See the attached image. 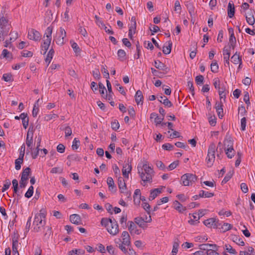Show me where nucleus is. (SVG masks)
I'll use <instances>...</instances> for the list:
<instances>
[{"label":"nucleus","mask_w":255,"mask_h":255,"mask_svg":"<svg viewBox=\"0 0 255 255\" xmlns=\"http://www.w3.org/2000/svg\"><path fill=\"white\" fill-rule=\"evenodd\" d=\"M52 33V27L49 26L47 28L45 34L46 37L51 38V34Z\"/></svg>","instance_id":"obj_63"},{"label":"nucleus","mask_w":255,"mask_h":255,"mask_svg":"<svg viewBox=\"0 0 255 255\" xmlns=\"http://www.w3.org/2000/svg\"><path fill=\"white\" fill-rule=\"evenodd\" d=\"M235 14V6L232 1H230L228 5V14L230 18L234 16Z\"/></svg>","instance_id":"obj_24"},{"label":"nucleus","mask_w":255,"mask_h":255,"mask_svg":"<svg viewBox=\"0 0 255 255\" xmlns=\"http://www.w3.org/2000/svg\"><path fill=\"white\" fill-rule=\"evenodd\" d=\"M23 159L19 158L15 160V168L16 170H18L21 168V164L23 163Z\"/></svg>","instance_id":"obj_42"},{"label":"nucleus","mask_w":255,"mask_h":255,"mask_svg":"<svg viewBox=\"0 0 255 255\" xmlns=\"http://www.w3.org/2000/svg\"><path fill=\"white\" fill-rule=\"evenodd\" d=\"M141 196V192L140 190L139 189H136L134 191V195H133V200L134 202V203H136V201H137V198H139Z\"/></svg>","instance_id":"obj_50"},{"label":"nucleus","mask_w":255,"mask_h":255,"mask_svg":"<svg viewBox=\"0 0 255 255\" xmlns=\"http://www.w3.org/2000/svg\"><path fill=\"white\" fill-rule=\"evenodd\" d=\"M12 183L13 188V192L16 194L17 196H20V194L18 191V181L16 179H14L12 181Z\"/></svg>","instance_id":"obj_36"},{"label":"nucleus","mask_w":255,"mask_h":255,"mask_svg":"<svg viewBox=\"0 0 255 255\" xmlns=\"http://www.w3.org/2000/svg\"><path fill=\"white\" fill-rule=\"evenodd\" d=\"M236 44V39L235 36H230L229 38V48L228 49L232 48L234 49Z\"/></svg>","instance_id":"obj_38"},{"label":"nucleus","mask_w":255,"mask_h":255,"mask_svg":"<svg viewBox=\"0 0 255 255\" xmlns=\"http://www.w3.org/2000/svg\"><path fill=\"white\" fill-rule=\"evenodd\" d=\"M135 102L137 105H142L143 96L140 90H137L134 96Z\"/></svg>","instance_id":"obj_20"},{"label":"nucleus","mask_w":255,"mask_h":255,"mask_svg":"<svg viewBox=\"0 0 255 255\" xmlns=\"http://www.w3.org/2000/svg\"><path fill=\"white\" fill-rule=\"evenodd\" d=\"M244 102L246 103V104L248 106L250 105V96L248 92H244V99H243Z\"/></svg>","instance_id":"obj_55"},{"label":"nucleus","mask_w":255,"mask_h":255,"mask_svg":"<svg viewBox=\"0 0 255 255\" xmlns=\"http://www.w3.org/2000/svg\"><path fill=\"white\" fill-rule=\"evenodd\" d=\"M219 246H217V249H213L212 248L208 251V252H206V255H221L217 251L218 250Z\"/></svg>","instance_id":"obj_49"},{"label":"nucleus","mask_w":255,"mask_h":255,"mask_svg":"<svg viewBox=\"0 0 255 255\" xmlns=\"http://www.w3.org/2000/svg\"><path fill=\"white\" fill-rule=\"evenodd\" d=\"M73 254H75L78 255H84L85 254V251L82 249H75L73 250L68 253L69 255H73Z\"/></svg>","instance_id":"obj_41"},{"label":"nucleus","mask_w":255,"mask_h":255,"mask_svg":"<svg viewBox=\"0 0 255 255\" xmlns=\"http://www.w3.org/2000/svg\"><path fill=\"white\" fill-rule=\"evenodd\" d=\"M127 215H123L121 218L120 222L122 226L125 228L127 227Z\"/></svg>","instance_id":"obj_51"},{"label":"nucleus","mask_w":255,"mask_h":255,"mask_svg":"<svg viewBox=\"0 0 255 255\" xmlns=\"http://www.w3.org/2000/svg\"><path fill=\"white\" fill-rule=\"evenodd\" d=\"M246 20L248 23L250 25H253L254 24L255 22V19L254 17V14L252 11L248 12L246 15Z\"/></svg>","instance_id":"obj_25"},{"label":"nucleus","mask_w":255,"mask_h":255,"mask_svg":"<svg viewBox=\"0 0 255 255\" xmlns=\"http://www.w3.org/2000/svg\"><path fill=\"white\" fill-rule=\"evenodd\" d=\"M161 189L155 188L150 191V196L149 197V200H153L157 196H158L161 193Z\"/></svg>","instance_id":"obj_22"},{"label":"nucleus","mask_w":255,"mask_h":255,"mask_svg":"<svg viewBox=\"0 0 255 255\" xmlns=\"http://www.w3.org/2000/svg\"><path fill=\"white\" fill-rule=\"evenodd\" d=\"M185 5L188 9L189 13L192 15V14L194 12L193 4L189 1H187L186 2Z\"/></svg>","instance_id":"obj_45"},{"label":"nucleus","mask_w":255,"mask_h":255,"mask_svg":"<svg viewBox=\"0 0 255 255\" xmlns=\"http://www.w3.org/2000/svg\"><path fill=\"white\" fill-rule=\"evenodd\" d=\"M223 106V103L221 102L220 103H216L215 109L216 110L218 116L220 119H222L224 116Z\"/></svg>","instance_id":"obj_14"},{"label":"nucleus","mask_w":255,"mask_h":255,"mask_svg":"<svg viewBox=\"0 0 255 255\" xmlns=\"http://www.w3.org/2000/svg\"><path fill=\"white\" fill-rule=\"evenodd\" d=\"M217 150V147H216L214 143L210 144L208 150V154L206 158V162L208 167H211L215 159V152Z\"/></svg>","instance_id":"obj_5"},{"label":"nucleus","mask_w":255,"mask_h":255,"mask_svg":"<svg viewBox=\"0 0 255 255\" xmlns=\"http://www.w3.org/2000/svg\"><path fill=\"white\" fill-rule=\"evenodd\" d=\"M121 244L128 247L130 246V238L128 232L127 231H124L122 234Z\"/></svg>","instance_id":"obj_9"},{"label":"nucleus","mask_w":255,"mask_h":255,"mask_svg":"<svg viewBox=\"0 0 255 255\" xmlns=\"http://www.w3.org/2000/svg\"><path fill=\"white\" fill-rule=\"evenodd\" d=\"M234 171L233 170L230 171L225 176L224 178L223 179L222 183H227L232 177L233 175Z\"/></svg>","instance_id":"obj_46"},{"label":"nucleus","mask_w":255,"mask_h":255,"mask_svg":"<svg viewBox=\"0 0 255 255\" xmlns=\"http://www.w3.org/2000/svg\"><path fill=\"white\" fill-rule=\"evenodd\" d=\"M172 46V42L168 41V44L167 46H163L162 51L165 54H168L171 52Z\"/></svg>","instance_id":"obj_39"},{"label":"nucleus","mask_w":255,"mask_h":255,"mask_svg":"<svg viewBox=\"0 0 255 255\" xmlns=\"http://www.w3.org/2000/svg\"><path fill=\"white\" fill-rule=\"evenodd\" d=\"M66 36V32L64 29L62 27L60 28V35L58 38L56 40V43L58 44L62 45L64 43V38Z\"/></svg>","instance_id":"obj_11"},{"label":"nucleus","mask_w":255,"mask_h":255,"mask_svg":"<svg viewBox=\"0 0 255 255\" xmlns=\"http://www.w3.org/2000/svg\"><path fill=\"white\" fill-rule=\"evenodd\" d=\"M54 53V49L53 48H51V49H50V50L49 51V52L47 55V56L45 58V62L48 63V64H47L48 65L50 63V62L53 58Z\"/></svg>","instance_id":"obj_33"},{"label":"nucleus","mask_w":255,"mask_h":255,"mask_svg":"<svg viewBox=\"0 0 255 255\" xmlns=\"http://www.w3.org/2000/svg\"><path fill=\"white\" fill-rule=\"evenodd\" d=\"M197 179L196 175L192 173H186L181 177L182 184L184 186H189L194 183Z\"/></svg>","instance_id":"obj_6"},{"label":"nucleus","mask_w":255,"mask_h":255,"mask_svg":"<svg viewBox=\"0 0 255 255\" xmlns=\"http://www.w3.org/2000/svg\"><path fill=\"white\" fill-rule=\"evenodd\" d=\"M192 217L193 219H191L189 221V223L190 224L194 225L199 222L198 221L199 219H198V217H197L196 215L193 214L192 215Z\"/></svg>","instance_id":"obj_53"},{"label":"nucleus","mask_w":255,"mask_h":255,"mask_svg":"<svg viewBox=\"0 0 255 255\" xmlns=\"http://www.w3.org/2000/svg\"><path fill=\"white\" fill-rule=\"evenodd\" d=\"M107 183L108 185L109 190L115 193L117 191V188L113 179L111 177H108L107 180Z\"/></svg>","instance_id":"obj_17"},{"label":"nucleus","mask_w":255,"mask_h":255,"mask_svg":"<svg viewBox=\"0 0 255 255\" xmlns=\"http://www.w3.org/2000/svg\"><path fill=\"white\" fill-rule=\"evenodd\" d=\"M224 249L226 251L229 252L230 254L233 255H237V252L236 251L232 248V247L229 244H226L225 245Z\"/></svg>","instance_id":"obj_40"},{"label":"nucleus","mask_w":255,"mask_h":255,"mask_svg":"<svg viewBox=\"0 0 255 255\" xmlns=\"http://www.w3.org/2000/svg\"><path fill=\"white\" fill-rule=\"evenodd\" d=\"M134 221L139 227L143 229H145L147 227L146 224L144 221V219L142 217H138L134 219Z\"/></svg>","instance_id":"obj_28"},{"label":"nucleus","mask_w":255,"mask_h":255,"mask_svg":"<svg viewBox=\"0 0 255 255\" xmlns=\"http://www.w3.org/2000/svg\"><path fill=\"white\" fill-rule=\"evenodd\" d=\"M231 62L235 64L240 63V65H242V57L240 56L239 53L236 52L231 57Z\"/></svg>","instance_id":"obj_26"},{"label":"nucleus","mask_w":255,"mask_h":255,"mask_svg":"<svg viewBox=\"0 0 255 255\" xmlns=\"http://www.w3.org/2000/svg\"><path fill=\"white\" fill-rule=\"evenodd\" d=\"M128 230L131 234H134L136 235H139L141 233L140 230L137 229L136 226L132 222H130L129 226H128Z\"/></svg>","instance_id":"obj_23"},{"label":"nucleus","mask_w":255,"mask_h":255,"mask_svg":"<svg viewBox=\"0 0 255 255\" xmlns=\"http://www.w3.org/2000/svg\"><path fill=\"white\" fill-rule=\"evenodd\" d=\"M224 146L225 147L231 148L230 149L232 150L233 147V142L231 138L226 139L224 141Z\"/></svg>","instance_id":"obj_43"},{"label":"nucleus","mask_w":255,"mask_h":255,"mask_svg":"<svg viewBox=\"0 0 255 255\" xmlns=\"http://www.w3.org/2000/svg\"><path fill=\"white\" fill-rule=\"evenodd\" d=\"M131 165L129 164H126L123 166V168L122 169V173L123 176L125 178H128V173L130 172L131 170Z\"/></svg>","instance_id":"obj_18"},{"label":"nucleus","mask_w":255,"mask_h":255,"mask_svg":"<svg viewBox=\"0 0 255 255\" xmlns=\"http://www.w3.org/2000/svg\"><path fill=\"white\" fill-rule=\"evenodd\" d=\"M11 74L5 73L3 75L2 79L5 82H9L11 80Z\"/></svg>","instance_id":"obj_58"},{"label":"nucleus","mask_w":255,"mask_h":255,"mask_svg":"<svg viewBox=\"0 0 255 255\" xmlns=\"http://www.w3.org/2000/svg\"><path fill=\"white\" fill-rule=\"evenodd\" d=\"M43 229H44L45 231V233L44 235V239L47 240L49 239L50 236L52 234L51 228L49 226H46Z\"/></svg>","instance_id":"obj_35"},{"label":"nucleus","mask_w":255,"mask_h":255,"mask_svg":"<svg viewBox=\"0 0 255 255\" xmlns=\"http://www.w3.org/2000/svg\"><path fill=\"white\" fill-rule=\"evenodd\" d=\"M142 207L146 211V212L148 213V214L149 215L150 211V206L149 205V204H148L147 203H146V202H143L142 204Z\"/></svg>","instance_id":"obj_64"},{"label":"nucleus","mask_w":255,"mask_h":255,"mask_svg":"<svg viewBox=\"0 0 255 255\" xmlns=\"http://www.w3.org/2000/svg\"><path fill=\"white\" fill-rule=\"evenodd\" d=\"M219 67L218 63L215 62H213L211 64V71L213 73H217L218 72Z\"/></svg>","instance_id":"obj_52"},{"label":"nucleus","mask_w":255,"mask_h":255,"mask_svg":"<svg viewBox=\"0 0 255 255\" xmlns=\"http://www.w3.org/2000/svg\"><path fill=\"white\" fill-rule=\"evenodd\" d=\"M70 222L76 225H80L82 224V220L80 215L78 214H73L70 216Z\"/></svg>","instance_id":"obj_16"},{"label":"nucleus","mask_w":255,"mask_h":255,"mask_svg":"<svg viewBox=\"0 0 255 255\" xmlns=\"http://www.w3.org/2000/svg\"><path fill=\"white\" fill-rule=\"evenodd\" d=\"M231 148L229 147H225V151L227 157L229 158H232L235 154V151L234 148L233 149H230Z\"/></svg>","instance_id":"obj_37"},{"label":"nucleus","mask_w":255,"mask_h":255,"mask_svg":"<svg viewBox=\"0 0 255 255\" xmlns=\"http://www.w3.org/2000/svg\"><path fill=\"white\" fill-rule=\"evenodd\" d=\"M30 173V168L29 167H26L23 169L21 176V179L28 180V176Z\"/></svg>","instance_id":"obj_32"},{"label":"nucleus","mask_w":255,"mask_h":255,"mask_svg":"<svg viewBox=\"0 0 255 255\" xmlns=\"http://www.w3.org/2000/svg\"><path fill=\"white\" fill-rule=\"evenodd\" d=\"M95 18L96 20V23L99 27H103V26H105V24L102 20H100V17L99 16L96 15L95 16Z\"/></svg>","instance_id":"obj_61"},{"label":"nucleus","mask_w":255,"mask_h":255,"mask_svg":"<svg viewBox=\"0 0 255 255\" xmlns=\"http://www.w3.org/2000/svg\"><path fill=\"white\" fill-rule=\"evenodd\" d=\"M111 127L113 129L115 130H117L119 128L120 124L118 121L115 120L114 122L111 123Z\"/></svg>","instance_id":"obj_56"},{"label":"nucleus","mask_w":255,"mask_h":255,"mask_svg":"<svg viewBox=\"0 0 255 255\" xmlns=\"http://www.w3.org/2000/svg\"><path fill=\"white\" fill-rule=\"evenodd\" d=\"M232 227V225L229 223H225L222 226L221 229L223 232H225L230 230Z\"/></svg>","instance_id":"obj_48"},{"label":"nucleus","mask_w":255,"mask_h":255,"mask_svg":"<svg viewBox=\"0 0 255 255\" xmlns=\"http://www.w3.org/2000/svg\"><path fill=\"white\" fill-rule=\"evenodd\" d=\"M106 83L109 94H106V97L108 100L111 101L113 100V95H114L112 91V86L109 80H106Z\"/></svg>","instance_id":"obj_21"},{"label":"nucleus","mask_w":255,"mask_h":255,"mask_svg":"<svg viewBox=\"0 0 255 255\" xmlns=\"http://www.w3.org/2000/svg\"><path fill=\"white\" fill-rule=\"evenodd\" d=\"M174 208L178 211L179 212L182 213L186 210V208L183 207L181 204L178 201H175L173 203Z\"/></svg>","instance_id":"obj_31"},{"label":"nucleus","mask_w":255,"mask_h":255,"mask_svg":"<svg viewBox=\"0 0 255 255\" xmlns=\"http://www.w3.org/2000/svg\"><path fill=\"white\" fill-rule=\"evenodd\" d=\"M46 212L43 209L40 210L39 213L35 214L33 223L34 232H39L46 227Z\"/></svg>","instance_id":"obj_2"},{"label":"nucleus","mask_w":255,"mask_h":255,"mask_svg":"<svg viewBox=\"0 0 255 255\" xmlns=\"http://www.w3.org/2000/svg\"><path fill=\"white\" fill-rule=\"evenodd\" d=\"M204 77L202 75L197 76L195 78V81L198 85L202 84L203 83Z\"/></svg>","instance_id":"obj_57"},{"label":"nucleus","mask_w":255,"mask_h":255,"mask_svg":"<svg viewBox=\"0 0 255 255\" xmlns=\"http://www.w3.org/2000/svg\"><path fill=\"white\" fill-rule=\"evenodd\" d=\"M204 224L207 227L211 228H218L220 226L219 220L214 218H209L205 220Z\"/></svg>","instance_id":"obj_7"},{"label":"nucleus","mask_w":255,"mask_h":255,"mask_svg":"<svg viewBox=\"0 0 255 255\" xmlns=\"http://www.w3.org/2000/svg\"><path fill=\"white\" fill-rule=\"evenodd\" d=\"M218 90L220 99H223L225 101L226 97V94L228 93L226 86L223 83L221 84V86Z\"/></svg>","instance_id":"obj_12"},{"label":"nucleus","mask_w":255,"mask_h":255,"mask_svg":"<svg viewBox=\"0 0 255 255\" xmlns=\"http://www.w3.org/2000/svg\"><path fill=\"white\" fill-rule=\"evenodd\" d=\"M162 147L164 150H170L173 148L174 146L171 144L170 143H167L163 144L162 145Z\"/></svg>","instance_id":"obj_62"},{"label":"nucleus","mask_w":255,"mask_h":255,"mask_svg":"<svg viewBox=\"0 0 255 255\" xmlns=\"http://www.w3.org/2000/svg\"><path fill=\"white\" fill-rule=\"evenodd\" d=\"M213 85L216 89L218 90L219 89V88L221 86V84H220V82L219 78H215L213 80Z\"/></svg>","instance_id":"obj_59"},{"label":"nucleus","mask_w":255,"mask_h":255,"mask_svg":"<svg viewBox=\"0 0 255 255\" xmlns=\"http://www.w3.org/2000/svg\"><path fill=\"white\" fill-rule=\"evenodd\" d=\"M102 226L107 228L108 232L113 236L117 235L119 232V225L117 221L113 218H102L101 221Z\"/></svg>","instance_id":"obj_3"},{"label":"nucleus","mask_w":255,"mask_h":255,"mask_svg":"<svg viewBox=\"0 0 255 255\" xmlns=\"http://www.w3.org/2000/svg\"><path fill=\"white\" fill-rule=\"evenodd\" d=\"M118 184L120 192L121 193H125V191L127 189V186L125 180L123 177H120L119 178Z\"/></svg>","instance_id":"obj_19"},{"label":"nucleus","mask_w":255,"mask_h":255,"mask_svg":"<svg viewBox=\"0 0 255 255\" xmlns=\"http://www.w3.org/2000/svg\"><path fill=\"white\" fill-rule=\"evenodd\" d=\"M224 59L225 61V65L226 64L229 67L230 66V49L227 48L226 47H225L223 50Z\"/></svg>","instance_id":"obj_13"},{"label":"nucleus","mask_w":255,"mask_h":255,"mask_svg":"<svg viewBox=\"0 0 255 255\" xmlns=\"http://www.w3.org/2000/svg\"><path fill=\"white\" fill-rule=\"evenodd\" d=\"M179 245V240L178 238H175L173 242V249L172 251V255H176L178 251Z\"/></svg>","instance_id":"obj_29"},{"label":"nucleus","mask_w":255,"mask_h":255,"mask_svg":"<svg viewBox=\"0 0 255 255\" xmlns=\"http://www.w3.org/2000/svg\"><path fill=\"white\" fill-rule=\"evenodd\" d=\"M80 142L79 140H78L76 138H75L73 141L72 148L73 150H77L80 146Z\"/></svg>","instance_id":"obj_47"},{"label":"nucleus","mask_w":255,"mask_h":255,"mask_svg":"<svg viewBox=\"0 0 255 255\" xmlns=\"http://www.w3.org/2000/svg\"><path fill=\"white\" fill-rule=\"evenodd\" d=\"M12 252H15L16 251V252H17V246H18V237H16L15 236H14L12 239Z\"/></svg>","instance_id":"obj_34"},{"label":"nucleus","mask_w":255,"mask_h":255,"mask_svg":"<svg viewBox=\"0 0 255 255\" xmlns=\"http://www.w3.org/2000/svg\"><path fill=\"white\" fill-rule=\"evenodd\" d=\"M33 128L29 127L28 129V131L27 134V137L26 139V144L28 147H29L30 149L32 148V144L33 142V138H32V132Z\"/></svg>","instance_id":"obj_10"},{"label":"nucleus","mask_w":255,"mask_h":255,"mask_svg":"<svg viewBox=\"0 0 255 255\" xmlns=\"http://www.w3.org/2000/svg\"><path fill=\"white\" fill-rule=\"evenodd\" d=\"M137 171L144 183L152 182L154 171L150 166L147 165L146 163L144 164L142 167L138 165Z\"/></svg>","instance_id":"obj_1"},{"label":"nucleus","mask_w":255,"mask_h":255,"mask_svg":"<svg viewBox=\"0 0 255 255\" xmlns=\"http://www.w3.org/2000/svg\"><path fill=\"white\" fill-rule=\"evenodd\" d=\"M213 193L209 192L204 190H201L199 192V196L200 198H211L214 196Z\"/></svg>","instance_id":"obj_30"},{"label":"nucleus","mask_w":255,"mask_h":255,"mask_svg":"<svg viewBox=\"0 0 255 255\" xmlns=\"http://www.w3.org/2000/svg\"><path fill=\"white\" fill-rule=\"evenodd\" d=\"M126 55V52L123 49H120L118 51V56L119 59L121 61H124L125 59V57Z\"/></svg>","instance_id":"obj_44"},{"label":"nucleus","mask_w":255,"mask_h":255,"mask_svg":"<svg viewBox=\"0 0 255 255\" xmlns=\"http://www.w3.org/2000/svg\"><path fill=\"white\" fill-rule=\"evenodd\" d=\"M21 55L24 57H31L33 55L32 52L27 50H23L21 52Z\"/></svg>","instance_id":"obj_60"},{"label":"nucleus","mask_w":255,"mask_h":255,"mask_svg":"<svg viewBox=\"0 0 255 255\" xmlns=\"http://www.w3.org/2000/svg\"><path fill=\"white\" fill-rule=\"evenodd\" d=\"M11 28L8 20L3 15H0V41H3Z\"/></svg>","instance_id":"obj_4"},{"label":"nucleus","mask_w":255,"mask_h":255,"mask_svg":"<svg viewBox=\"0 0 255 255\" xmlns=\"http://www.w3.org/2000/svg\"><path fill=\"white\" fill-rule=\"evenodd\" d=\"M158 101L167 107L172 106V103L165 96H160Z\"/></svg>","instance_id":"obj_27"},{"label":"nucleus","mask_w":255,"mask_h":255,"mask_svg":"<svg viewBox=\"0 0 255 255\" xmlns=\"http://www.w3.org/2000/svg\"><path fill=\"white\" fill-rule=\"evenodd\" d=\"M200 249L205 252H207L212 248L214 249H217V245L216 244H203L199 246Z\"/></svg>","instance_id":"obj_15"},{"label":"nucleus","mask_w":255,"mask_h":255,"mask_svg":"<svg viewBox=\"0 0 255 255\" xmlns=\"http://www.w3.org/2000/svg\"><path fill=\"white\" fill-rule=\"evenodd\" d=\"M10 185V181L9 179L5 180V183L4 184L3 186L1 189V191L3 192L5 191H6L7 189L9 188Z\"/></svg>","instance_id":"obj_54"},{"label":"nucleus","mask_w":255,"mask_h":255,"mask_svg":"<svg viewBox=\"0 0 255 255\" xmlns=\"http://www.w3.org/2000/svg\"><path fill=\"white\" fill-rule=\"evenodd\" d=\"M28 37L31 40L39 41L41 38V34L38 31L31 29L28 32Z\"/></svg>","instance_id":"obj_8"}]
</instances>
